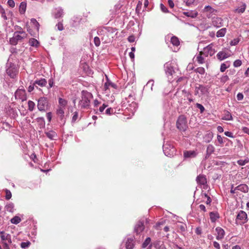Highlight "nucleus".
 <instances>
[{"mask_svg": "<svg viewBox=\"0 0 249 249\" xmlns=\"http://www.w3.org/2000/svg\"><path fill=\"white\" fill-rule=\"evenodd\" d=\"M196 106L198 108L200 109L201 112H203L204 111L205 108L202 105L197 103L196 104Z\"/></svg>", "mask_w": 249, "mask_h": 249, "instance_id": "58", "label": "nucleus"}, {"mask_svg": "<svg viewBox=\"0 0 249 249\" xmlns=\"http://www.w3.org/2000/svg\"><path fill=\"white\" fill-rule=\"evenodd\" d=\"M213 137V133L211 132H208L203 137L204 141L206 143H209L212 141Z\"/></svg>", "mask_w": 249, "mask_h": 249, "instance_id": "21", "label": "nucleus"}, {"mask_svg": "<svg viewBox=\"0 0 249 249\" xmlns=\"http://www.w3.org/2000/svg\"><path fill=\"white\" fill-rule=\"evenodd\" d=\"M153 245L156 249H158L159 248V247L161 246V245H164V244L160 241L156 240V241L153 242Z\"/></svg>", "mask_w": 249, "mask_h": 249, "instance_id": "41", "label": "nucleus"}, {"mask_svg": "<svg viewBox=\"0 0 249 249\" xmlns=\"http://www.w3.org/2000/svg\"><path fill=\"white\" fill-rule=\"evenodd\" d=\"M223 119L225 120H232V117L231 115L229 112L228 111L227 112V114L224 116V117L223 118Z\"/></svg>", "mask_w": 249, "mask_h": 249, "instance_id": "50", "label": "nucleus"}, {"mask_svg": "<svg viewBox=\"0 0 249 249\" xmlns=\"http://www.w3.org/2000/svg\"><path fill=\"white\" fill-rule=\"evenodd\" d=\"M30 245V242H21L20 244V247L23 249H25L28 248Z\"/></svg>", "mask_w": 249, "mask_h": 249, "instance_id": "52", "label": "nucleus"}, {"mask_svg": "<svg viewBox=\"0 0 249 249\" xmlns=\"http://www.w3.org/2000/svg\"><path fill=\"white\" fill-rule=\"evenodd\" d=\"M151 238L150 237H147L144 242L142 243V247L145 248L151 242Z\"/></svg>", "mask_w": 249, "mask_h": 249, "instance_id": "44", "label": "nucleus"}, {"mask_svg": "<svg viewBox=\"0 0 249 249\" xmlns=\"http://www.w3.org/2000/svg\"><path fill=\"white\" fill-rule=\"evenodd\" d=\"M205 11L207 12H210L211 13H213L216 12V10L213 8L211 6L208 5L205 7L204 8Z\"/></svg>", "mask_w": 249, "mask_h": 249, "instance_id": "49", "label": "nucleus"}, {"mask_svg": "<svg viewBox=\"0 0 249 249\" xmlns=\"http://www.w3.org/2000/svg\"><path fill=\"white\" fill-rule=\"evenodd\" d=\"M100 32H103L105 33H107V32H110L112 33L113 32V29L109 27H104L101 30Z\"/></svg>", "mask_w": 249, "mask_h": 249, "instance_id": "47", "label": "nucleus"}, {"mask_svg": "<svg viewBox=\"0 0 249 249\" xmlns=\"http://www.w3.org/2000/svg\"><path fill=\"white\" fill-rule=\"evenodd\" d=\"M222 21L221 18H213V24L216 27H220L222 26Z\"/></svg>", "mask_w": 249, "mask_h": 249, "instance_id": "18", "label": "nucleus"}, {"mask_svg": "<svg viewBox=\"0 0 249 249\" xmlns=\"http://www.w3.org/2000/svg\"><path fill=\"white\" fill-rule=\"evenodd\" d=\"M227 32V29L225 28H222L219 30L216 33V36L217 37H223Z\"/></svg>", "mask_w": 249, "mask_h": 249, "instance_id": "28", "label": "nucleus"}, {"mask_svg": "<svg viewBox=\"0 0 249 249\" xmlns=\"http://www.w3.org/2000/svg\"><path fill=\"white\" fill-rule=\"evenodd\" d=\"M183 14L188 17H191L192 18H195L198 15L197 12L195 11H188L183 12Z\"/></svg>", "mask_w": 249, "mask_h": 249, "instance_id": "25", "label": "nucleus"}, {"mask_svg": "<svg viewBox=\"0 0 249 249\" xmlns=\"http://www.w3.org/2000/svg\"><path fill=\"white\" fill-rule=\"evenodd\" d=\"M0 13L1 14V17L4 20H6L8 19V18L7 15H12L13 13L11 11L8 10H5L1 5H0Z\"/></svg>", "mask_w": 249, "mask_h": 249, "instance_id": "13", "label": "nucleus"}, {"mask_svg": "<svg viewBox=\"0 0 249 249\" xmlns=\"http://www.w3.org/2000/svg\"><path fill=\"white\" fill-rule=\"evenodd\" d=\"M28 109L32 111L34 110L35 106V104L32 101H29L28 102Z\"/></svg>", "mask_w": 249, "mask_h": 249, "instance_id": "42", "label": "nucleus"}, {"mask_svg": "<svg viewBox=\"0 0 249 249\" xmlns=\"http://www.w3.org/2000/svg\"><path fill=\"white\" fill-rule=\"evenodd\" d=\"M55 27L59 31H61L63 30L64 26H63L62 22V21L58 22V23L57 24H56Z\"/></svg>", "mask_w": 249, "mask_h": 249, "instance_id": "45", "label": "nucleus"}, {"mask_svg": "<svg viewBox=\"0 0 249 249\" xmlns=\"http://www.w3.org/2000/svg\"><path fill=\"white\" fill-rule=\"evenodd\" d=\"M160 7L161 10L164 12V13H168L169 11L168 10L167 8L162 4L160 3Z\"/></svg>", "mask_w": 249, "mask_h": 249, "instance_id": "55", "label": "nucleus"}, {"mask_svg": "<svg viewBox=\"0 0 249 249\" xmlns=\"http://www.w3.org/2000/svg\"><path fill=\"white\" fill-rule=\"evenodd\" d=\"M26 3L24 2H22L20 3L19 7V11L20 14H23L26 11Z\"/></svg>", "mask_w": 249, "mask_h": 249, "instance_id": "35", "label": "nucleus"}, {"mask_svg": "<svg viewBox=\"0 0 249 249\" xmlns=\"http://www.w3.org/2000/svg\"><path fill=\"white\" fill-rule=\"evenodd\" d=\"M217 232L216 239L218 240L223 239L225 235V231L223 229L220 227H217L215 229Z\"/></svg>", "mask_w": 249, "mask_h": 249, "instance_id": "16", "label": "nucleus"}, {"mask_svg": "<svg viewBox=\"0 0 249 249\" xmlns=\"http://www.w3.org/2000/svg\"><path fill=\"white\" fill-rule=\"evenodd\" d=\"M244 95L242 93H238L237 95V99L238 101H241L243 99Z\"/></svg>", "mask_w": 249, "mask_h": 249, "instance_id": "62", "label": "nucleus"}, {"mask_svg": "<svg viewBox=\"0 0 249 249\" xmlns=\"http://www.w3.org/2000/svg\"><path fill=\"white\" fill-rule=\"evenodd\" d=\"M126 249H132L134 246L133 240L132 239H128L126 244Z\"/></svg>", "mask_w": 249, "mask_h": 249, "instance_id": "32", "label": "nucleus"}, {"mask_svg": "<svg viewBox=\"0 0 249 249\" xmlns=\"http://www.w3.org/2000/svg\"><path fill=\"white\" fill-rule=\"evenodd\" d=\"M29 44L31 46L37 47L39 42L36 39L31 38L29 40Z\"/></svg>", "mask_w": 249, "mask_h": 249, "instance_id": "37", "label": "nucleus"}, {"mask_svg": "<svg viewBox=\"0 0 249 249\" xmlns=\"http://www.w3.org/2000/svg\"><path fill=\"white\" fill-rule=\"evenodd\" d=\"M215 150V148L212 144H209L207 147L206 149V154L205 156V158H208L210 155L213 154Z\"/></svg>", "mask_w": 249, "mask_h": 249, "instance_id": "17", "label": "nucleus"}, {"mask_svg": "<svg viewBox=\"0 0 249 249\" xmlns=\"http://www.w3.org/2000/svg\"><path fill=\"white\" fill-rule=\"evenodd\" d=\"M224 140H228V139L226 138H222L220 135H217V140L218 142V144H217L216 142L215 143L216 145H221L223 144L224 142Z\"/></svg>", "mask_w": 249, "mask_h": 249, "instance_id": "34", "label": "nucleus"}, {"mask_svg": "<svg viewBox=\"0 0 249 249\" xmlns=\"http://www.w3.org/2000/svg\"><path fill=\"white\" fill-rule=\"evenodd\" d=\"M213 245L214 247L216 249H220V245L218 242L214 241L213 242Z\"/></svg>", "mask_w": 249, "mask_h": 249, "instance_id": "64", "label": "nucleus"}, {"mask_svg": "<svg viewBox=\"0 0 249 249\" xmlns=\"http://www.w3.org/2000/svg\"><path fill=\"white\" fill-rule=\"evenodd\" d=\"M48 107V102L47 98L43 97L38 100L37 108L41 111H45Z\"/></svg>", "mask_w": 249, "mask_h": 249, "instance_id": "4", "label": "nucleus"}, {"mask_svg": "<svg viewBox=\"0 0 249 249\" xmlns=\"http://www.w3.org/2000/svg\"><path fill=\"white\" fill-rule=\"evenodd\" d=\"M14 209V204L12 203H9L5 206V209L7 211L12 212Z\"/></svg>", "mask_w": 249, "mask_h": 249, "instance_id": "40", "label": "nucleus"}, {"mask_svg": "<svg viewBox=\"0 0 249 249\" xmlns=\"http://www.w3.org/2000/svg\"><path fill=\"white\" fill-rule=\"evenodd\" d=\"M187 123L186 117L183 115H180L177 121V127L180 131H185L188 127Z\"/></svg>", "mask_w": 249, "mask_h": 249, "instance_id": "2", "label": "nucleus"}, {"mask_svg": "<svg viewBox=\"0 0 249 249\" xmlns=\"http://www.w3.org/2000/svg\"><path fill=\"white\" fill-rule=\"evenodd\" d=\"M224 134L227 136V137H230V138H234V136L233 135V133L231 132H230V131H226L224 132Z\"/></svg>", "mask_w": 249, "mask_h": 249, "instance_id": "59", "label": "nucleus"}, {"mask_svg": "<svg viewBox=\"0 0 249 249\" xmlns=\"http://www.w3.org/2000/svg\"><path fill=\"white\" fill-rule=\"evenodd\" d=\"M65 109V108L58 107V108L56 110V114L59 116L61 119H62L64 118Z\"/></svg>", "mask_w": 249, "mask_h": 249, "instance_id": "26", "label": "nucleus"}, {"mask_svg": "<svg viewBox=\"0 0 249 249\" xmlns=\"http://www.w3.org/2000/svg\"><path fill=\"white\" fill-rule=\"evenodd\" d=\"M36 122L38 124L40 127H44L45 126V120L43 117H38L36 119Z\"/></svg>", "mask_w": 249, "mask_h": 249, "instance_id": "36", "label": "nucleus"}, {"mask_svg": "<svg viewBox=\"0 0 249 249\" xmlns=\"http://www.w3.org/2000/svg\"><path fill=\"white\" fill-rule=\"evenodd\" d=\"M248 162V161L247 160H240L237 161L238 164L241 166L245 165Z\"/></svg>", "mask_w": 249, "mask_h": 249, "instance_id": "57", "label": "nucleus"}, {"mask_svg": "<svg viewBox=\"0 0 249 249\" xmlns=\"http://www.w3.org/2000/svg\"><path fill=\"white\" fill-rule=\"evenodd\" d=\"M171 42L173 45L176 46H178L180 44V42L178 38L175 36H172L171 37Z\"/></svg>", "mask_w": 249, "mask_h": 249, "instance_id": "33", "label": "nucleus"}, {"mask_svg": "<svg viewBox=\"0 0 249 249\" xmlns=\"http://www.w3.org/2000/svg\"><path fill=\"white\" fill-rule=\"evenodd\" d=\"M208 88L203 85H199L195 88V94L198 95L199 97L202 95L206 94L208 92Z\"/></svg>", "mask_w": 249, "mask_h": 249, "instance_id": "10", "label": "nucleus"}, {"mask_svg": "<svg viewBox=\"0 0 249 249\" xmlns=\"http://www.w3.org/2000/svg\"><path fill=\"white\" fill-rule=\"evenodd\" d=\"M47 84V81L46 79L42 78L39 80H36L34 82V85H38L40 87L45 86Z\"/></svg>", "mask_w": 249, "mask_h": 249, "instance_id": "23", "label": "nucleus"}, {"mask_svg": "<svg viewBox=\"0 0 249 249\" xmlns=\"http://www.w3.org/2000/svg\"><path fill=\"white\" fill-rule=\"evenodd\" d=\"M0 238L3 242H5L8 240V238L10 236V234L6 233L4 231H0Z\"/></svg>", "mask_w": 249, "mask_h": 249, "instance_id": "30", "label": "nucleus"}, {"mask_svg": "<svg viewBox=\"0 0 249 249\" xmlns=\"http://www.w3.org/2000/svg\"><path fill=\"white\" fill-rule=\"evenodd\" d=\"M206 57L204 56L202 53H199L198 54H196L194 57V59L199 64H203L206 63V67L208 68L209 64L206 61Z\"/></svg>", "mask_w": 249, "mask_h": 249, "instance_id": "11", "label": "nucleus"}, {"mask_svg": "<svg viewBox=\"0 0 249 249\" xmlns=\"http://www.w3.org/2000/svg\"><path fill=\"white\" fill-rule=\"evenodd\" d=\"M9 65L10 66L6 69V72L11 78H14L16 76L18 70L16 65L12 63H10Z\"/></svg>", "mask_w": 249, "mask_h": 249, "instance_id": "8", "label": "nucleus"}, {"mask_svg": "<svg viewBox=\"0 0 249 249\" xmlns=\"http://www.w3.org/2000/svg\"><path fill=\"white\" fill-rule=\"evenodd\" d=\"M229 77L228 75H224L221 78V81L223 83H225L229 80Z\"/></svg>", "mask_w": 249, "mask_h": 249, "instance_id": "60", "label": "nucleus"}, {"mask_svg": "<svg viewBox=\"0 0 249 249\" xmlns=\"http://www.w3.org/2000/svg\"><path fill=\"white\" fill-rule=\"evenodd\" d=\"M164 68L165 72L169 78V76H172L173 73H175L173 66L170 62H168L164 65Z\"/></svg>", "mask_w": 249, "mask_h": 249, "instance_id": "9", "label": "nucleus"}, {"mask_svg": "<svg viewBox=\"0 0 249 249\" xmlns=\"http://www.w3.org/2000/svg\"><path fill=\"white\" fill-rule=\"evenodd\" d=\"M230 55L225 51H220L217 54V57L220 60L228 58Z\"/></svg>", "mask_w": 249, "mask_h": 249, "instance_id": "20", "label": "nucleus"}, {"mask_svg": "<svg viewBox=\"0 0 249 249\" xmlns=\"http://www.w3.org/2000/svg\"><path fill=\"white\" fill-rule=\"evenodd\" d=\"M58 103L59 105V107L65 108V107L67 105L68 101L64 99L59 98L58 99Z\"/></svg>", "mask_w": 249, "mask_h": 249, "instance_id": "31", "label": "nucleus"}, {"mask_svg": "<svg viewBox=\"0 0 249 249\" xmlns=\"http://www.w3.org/2000/svg\"><path fill=\"white\" fill-rule=\"evenodd\" d=\"M196 181L198 184L203 185L204 189H207L206 186H207V181L206 176L201 174L198 175L196 177Z\"/></svg>", "mask_w": 249, "mask_h": 249, "instance_id": "12", "label": "nucleus"}, {"mask_svg": "<svg viewBox=\"0 0 249 249\" xmlns=\"http://www.w3.org/2000/svg\"><path fill=\"white\" fill-rule=\"evenodd\" d=\"M45 134L50 140H54L56 137V133L52 130L45 132Z\"/></svg>", "mask_w": 249, "mask_h": 249, "instance_id": "27", "label": "nucleus"}, {"mask_svg": "<svg viewBox=\"0 0 249 249\" xmlns=\"http://www.w3.org/2000/svg\"><path fill=\"white\" fill-rule=\"evenodd\" d=\"M237 190L242 191L243 192H248L249 190V187L247 185L243 184H240L236 187Z\"/></svg>", "mask_w": 249, "mask_h": 249, "instance_id": "22", "label": "nucleus"}, {"mask_svg": "<svg viewBox=\"0 0 249 249\" xmlns=\"http://www.w3.org/2000/svg\"><path fill=\"white\" fill-rule=\"evenodd\" d=\"M213 47V44H210L206 47H204L203 51H200L199 53H202V55L206 57H207L209 55L212 56L214 54L215 52Z\"/></svg>", "mask_w": 249, "mask_h": 249, "instance_id": "5", "label": "nucleus"}, {"mask_svg": "<svg viewBox=\"0 0 249 249\" xmlns=\"http://www.w3.org/2000/svg\"><path fill=\"white\" fill-rule=\"evenodd\" d=\"M144 229V220H140L135 227V231L137 233L142 232Z\"/></svg>", "mask_w": 249, "mask_h": 249, "instance_id": "14", "label": "nucleus"}, {"mask_svg": "<svg viewBox=\"0 0 249 249\" xmlns=\"http://www.w3.org/2000/svg\"><path fill=\"white\" fill-rule=\"evenodd\" d=\"M27 36L26 33H23V35H18V33H14L13 36L10 38L9 42L11 45H16L18 41H21Z\"/></svg>", "mask_w": 249, "mask_h": 249, "instance_id": "3", "label": "nucleus"}, {"mask_svg": "<svg viewBox=\"0 0 249 249\" xmlns=\"http://www.w3.org/2000/svg\"><path fill=\"white\" fill-rule=\"evenodd\" d=\"M239 42V39L238 38H234L230 42V45L231 46H234L237 45Z\"/></svg>", "mask_w": 249, "mask_h": 249, "instance_id": "54", "label": "nucleus"}, {"mask_svg": "<svg viewBox=\"0 0 249 249\" xmlns=\"http://www.w3.org/2000/svg\"><path fill=\"white\" fill-rule=\"evenodd\" d=\"M183 155L185 158H193L196 156V153L195 151H185Z\"/></svg>", "mask_w": 249, "mask_h": 249, "instance_id": "19", "label": "nucleus"}, {"mask_svg": "<svg viewBox=\"0 0 249 249\" xmlns=\"http://www.w3.org/2000/svg\"><path fill=\"white\" fill-rule=\"evenodd\" d=\"M8 5L12 8H13L15 6V2L13 0H8L7 1Z\"/></svg>", "mask_w": 249, "mask_h": 249, "instance_id": "56", "label": "nucleus"}, {"mask_svg": "<svg viewBox=\"0 0 249 249\" xmlns=\"http://www.w3.org/2000/svg\"><path fill=\"white\" fill-rule=\"evenodd\" d=\"M63 9L61 7H58L57 8H55L53 12V16L55 18H61L63 16Z\"/></svg>", "mask_w": 249, "mask_h": 249, "instance_id": "15", "label": "nucleus"}, {"mask_svg": "<svg viewBox=\"0 0 249 249\" xmlns=\"http://www.w3.org/2000/svg\"><path fill=\"white\" fill-rule=\"evenodd\" d=\"M248 221V216L246 212L240 211L238 213L236 218V223L242 225L246 223Z\"/></svg>", "mask_w": 249, "mask_h": 249, "instance_id": "6", "label": "nucleus"}, {"mask_svg": "<svg viewBox=\"0 0 249 249\" xmlns=\"http://www.w3.org/2000/svg\"><path fill=\"white\" fill-rule=\"evenodd\" d=\"M31 23L35 26L37 30H38L39 24L36 19L32 18L31 19Z\"/></svg>", "mask_w": 249, "mask_h": 249, "instance_id": "43", "label": "nucleus"}, {"mask_svg": "<svg viewBox=\"0 0 249 249\" xmlns=\"http://www.w3.org/2000/svg\"><path fill=\"white\" fill-rule=\"evenodd\" d=\"M15 97L16 99L20 100L23 102L27 100V96L25 90L23 89H18L15 93Z\"/></svg>", "mask_w": 249, "mask_h": 249, "instance_id": "7", "label": "nucleus"}, {"mask_svg": "<svg viewBox=\"0 0 249 249\" xmlns=\"http://www.w3.org/2000/svg\"><path fill=\"white\" fill-rule=\"evenodd\" d=\"M94 42L95 44V45L96 47H98L100 45V38L98 37H95L94 38Z\"/></svg>", "mask_w": 249, "mask_h": 249, "instance_id": "51", "label": "nucleus"}, {"mask_svg": "<svg viewBox=\"0 0 249 249\" xmlns=\"http://www.w3.org/2000/svg\"><path fill=\"white\" fill-rule=\"evenodd\" d=\"M246 6L245 3H242V5L240 7L235 9L234 12L239 14L243 13L245 12Z\"/></svg>", "mask_w": 249, "mask_h": 249, "instance_id": "24", "label": "nucleus"}, {"mask_svg": "<svg viewBox=\"0 0 249 249\" xmlns=\"http://www.w3.org/2000/svg\"><path fill=\"white\" fill-rule=\"evenodd\" d=\"M21 221V219L19 217L15 216L11 219L12 223L14 224H18Z\"/></svg>", "mask_w": 249, "mask_h": 249, "instance_id": "38", "label": "nucleus"}, {"mask_svg": "<svg viewBox=\"0 0 249 249\" xmlns=\"http://www.w3.org/2000/svg\"><path fill=\"white\" fill-rule=\"evenodd\" d=\"M5 194H6L5 199L7 200L10 199L12 197L11 192H10V190L7 189H6L5 190Z\"/></svg>", "mask_w": 249, "mask_h": 249, "instance_id": "48", "label": "nucleus"}, {"mask_svg": "<svg viewBox=\"0 0 249 249\" xmlns=\"http://www.w3.org/2000/svg\"><path fill=\"white\" fill-rule=\"evenodd\" d=\"M230 67V64L228 63V62L223 63L221 64L220 66V71L221 72H224L225 70Z\"/></svg>", "mask_w": 249, "mask_h": 249, "instance_id": "39", "label": "nucleus"}, {"mask_svg": "<svg viewBox=\"0 0 249 249\" xmlns=\"http://www.w3.org/2000/svg\"><path fill=\"white\" fill-rule=\"evenodd\" d=\"M194 71L196 72L199 73L200 74H203L205 72V69L202 67L197 68L194 70Z\"/></svg>", "mask_w": 249, "mask_h": 249, "instance_id": "46", "label": "nucleus"}, {"mask_svg": "<svg viewBox=\"0 0 249 249\" xmlns=\"http://www.w3.org/2000/svg\"><path fill=\"white\" fill-rule=\"evenodd\" d=\"M113 113V109L111 108H108L106 110V114L110 115Z\"/></svg>", "mask_w": 249, "mask_h": 249, "instance_id": "61", "label": "nucleus"}, {"mask_svg": "<svg viewBox=\"0 0 249 249\" xmlns=\"http://www.w3.org/2000/svg\"><path fill=\"white\" fill-rule=\"evenodd\" d=\"M241 64H242V62L239 59L236 60L233 62V66L235 67H238L240 66L241 65Z\"/></svg>", "mask_w": 249, "mask_h": 249, "instance_id": "53", "label": "nucleus"}, {"mask_svg": "<svg viewBox=\"0 0 249 249\" xmlns=\"http://www.w3.org/2000/svg\"><path fill=\"white\" fill-rule=\"evenodd\" d=\"M93 96L91 93L82 90L81 92V99L80 100L78 106L81 109L88 108L90 106V100Z\"/></svg>", "mask_w": 249, "mask_h": 249, "instance_id": "1", "label": "nucleus"}, {"mask_svg": "<svg viewBox=\"0 0 249 249\" xmlns=\"http://www.w3.org/2000/svg\"><path fill=\"white\" fill-rule=\"evenodd\" d=\"M210 216L212 222H214L219 218V214L217 213L211 212Z\"/></svg>", "mask_w": 249, "mask_h": 249, "instance_id": "29", "label": "nucleus"}, {"mask_svg": "<svg viewBox=\"0 0 249 249\" xmlns=\"http://www.w3.org/2000/svg\"><path fill=\"white\" fill-rule=\"evenodd\" d=\"M127 39L130 42H134L135 40V37L133 36H131L128 37Z\"/></svg>", "mask_w": 249, "mask_h": 249, "instance_id": "63", "label": "nucleus"}]
</instances>
